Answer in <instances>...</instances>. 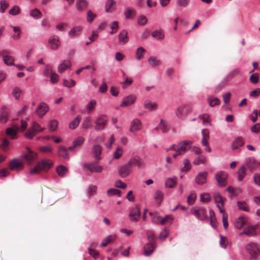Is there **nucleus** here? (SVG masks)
Masks as SVG:
<instances>
[{
    "label": "nucleus",
    "instance_id": "nucleus-31",
    "mask_svg": "<svg viewBox=\"0 0 260 260\" xmlns=\"http://www.w3.org/2000/svg\"><path fill=\"white\" fill-rule=\"evenodd\" d=\"M71 66V62L69 59L63 60L58 67V71L59 73H62Z\"/></svg>",
    "mask_w": 260,
    "mask_h": 260
},
{
    "label": "nucleus",
    "instance_id": "nucleus-63",
    "mask_svg": "<svg viewBox=\"0 0 260 260\" xmlns=\"http://www.w3.org/2000/svg\"><path fill=\"white\" fill-rule=\"evenodd\" d=\"M63 84L66 87L71 88L75 86L76 82L72 79H71L70 81L64 79L63 80Z\"/></svg>",
    "mask_w": 260,
    "mask_h": 260
},
{
    "label": "nucleus",
    "instance_id": "nucleus-13",
    "mask_svg": "<svg viewBox=\"0 0 260 260\" xmlns=\"http://www.w3.org/2000/svg\"><path fill=\"white\" fill-rule=\"evenodd\" d=\"M49 47L52 50H57L60 46L61 43L58 36H51L48 41Z\"/></svg>",
    "mask_w": 260,
    "mask_h": 260
},
{
    "label": "nucleus",
    "instance_id": "nucleus-18",
    "mask_svg": "<svg viewBox=\"0 0 260 260\" xmlns=\"http://www.w3.org/2000/svg\"><path fill=\"white\" fill-rule=\"evenodd\" d=\"M49 110L48 106L45 103H41L38 106L36 113L39 117L42 118Z\"/></svg>",
    "mask_w": 260,
    "mask_h": 260
},
{
    "label": "nucleus",
    "instance_id": "nucleus-23",
    "mask_svg": "<svg viewBox=\"0 0 260 260\" xmlns=\"http://www.w3.org/2000/svg\"><path fill=\"white\" fill-rule=\"evenodd\" d=\"M9 116L8 110L6 106H3L1 110L0 121L5 123L7 121Z\"/></svg>",
    "mask_w": 260,
    "mask_h": 260
},
{
    "label": "nucleus",
    "instance_id": "nucleus-12",
    "mask_svg": "<svg viewBox=\"0 0 260 260\" xmlns=\"http://www.w3.org/2000/svg\"><path fill=\"white\" fill-rule=\"evenodd\" d=\"M202 134L203 136L202 144L203 146L206 147L205 148V151L210 152L211 151V149L210 147L208 142V140L209 139V131L207 129H203L202 131Z\"/></svg>",
    "mask_w": 260,
    "mask_h": 260
},
{
    "label": "nucleus",
    "instance_id": "nucleus-58",
    "mask_svg": "<svg viewBox=\"0 0 260 260\" xmlns=\"http://www.w3.org/2000/svg\"><path fill=\"white\" fill-rule=\"evenodd\" d=\"M196 199V193L193 191L191 192L187 198V203L189 205H192L194 203Z\"/></svg>",
    "mask_w": 260,
    "mask_h": 260
},
{
    "label": "nucleus",
    "instance_id": "nucleus-52",
    "mask_svg": "<svg viewBox=\"0 0 260 260\" xmlns=\"http://www.w3.org/2000/svg\"><path fill=\"white\" fill-rule=\"evenodd\" d=\"M164 198V193L160 190H157L155 193L154 199L158 204H160Z\"/></svg>",
    "mask_w": 260,
    "mask_h": 260
},
{
    "label": "nucleus",
    "instance_id": "nucleus-37",
    "mask_svg": "<svg viewBox=\"0 0 260 260\" xmlns=\"http://www.w3.org/2000/svg\"><path fill=\"white\" fill-rule=\"evenodd\" d=\"M102 151V147L99 145H95L92 148V153L94 155V157L97 159H100V155Z\"/></svg>",
    "mask_w": 260,
    "mask_h": 260
},
{
    "label": "nucleus",
    "instance_id": "nucleus-41",
    "mask_svg": "<svg viewBox=\"0 0 260 260\" xmlns=\"http://www.w3.org/2000/svg\"><path fill=\"white\" fill-rule=\"evenodd\" d=\"M15 34L12 36L13 39L15 40H19L21 38V28L18 26H11Z\"/></svg>",
    "mask_w": 260,
    "mask_h": 260
},
{
    "label": "nucleus",
    "instance_id": "nucleus-21",
    "mask_svg": "<svg viewBox=\"0 0 260 260\" xmlns=\"http://www.w3.org/2000/svg\"><path fill=\"white\" fill-rule=\"evenodd\" d=\"M245 165L250 171H252L256 168L257 162L254 157H249L246 159Z\"/></svg>",
    "mask_w": 260,
    "mask_h": 260
},
{
    "label": "nucleus",
    "instance_id": "nucleus-4",
    "mask_svg": "<svg viewBox=\"0 0 260 260\" xmlns=\"http://www.w3.org/2000/svg\"><path fill=\"white\" fill-rule=\"evenodd\" d=\"M247 251L250 255L251 260H255L259 254L260 250L257 244L253 242L249 243L246 246Z\"/></svg>",
    "mask_w": 260,
    "mask_h": 260
},
{
    "label": "nucleus",
    "instance_id": "nucleus-44",
    "mask_svg": "<svg viewBox=\"0 0 260 260\" xmlns=\"http://www.w3.org/2000/svg\"><path fill=\"white\" fill-rule=\"evenodd\" d=\"M208 101L209 105L212 107L216 105H218L220 103V100L214 96L209 97L208 99Z\"/></svg>",
    "mask_w": 260,
    "mask_h": 260
},
{
    "label": "nucleus",
    "instance_id": "nucleus-16",
    "mask_svg": "<svg viewBox=\"0 0 260 260\" xmlns=\"http://www.w3.org/2000/svg\"><path fill=\"white\" fill-rule=\"evenodd\" d=\"M137 96L135 94H130L128 96L125 97L121 104V107H126L130 106L135 102Z\"/></svg>",
    "mask_w": 260,
    "mask_h": 260
},
{
    "label": "nucleus",
    "instance_id": "nucleus-34",
    "mask_svg": "<svg viewBox=\"0 0 260 260\" xmlns=\"http://www.w3.org/2000/svg\"><path fill=\"white\" fill-rule=\"evenodd\" d=\"M88 6V3L86 0H77L76 8L78 10L82 11L85 10Z\"/></svg>",
    "mask_w": 260,
    "mask_h": 260
},
{
    "label": "nucleus",
    "instance_id": "nucleus-5",
    "mask_svg": "<svg viewBox=\"0 0 260 260\" xmlns=\"http://www.w3.org/2000/svg\"><path fill=\"white\" fill-rule=\"evenodd\" d=\"M190 141H183L178 143L177 145H173L170 148V150L178 151L182 155L186 151L189 150L191 147Z\"/></svg>",
    "mask_w": 260,
    "mask_h": 260
},
{
    "label": "nucleus",
    "instance_id": "nucleus-46",
    "mask_svg": "<svg viewBox=\"0 0 260 260\" xmlns=\"http://www.w3.org/2000/svg\"><path fill=\"white\" fill-rule=\"evenodd\" d=\"M152 36L156 39H163L164 34L162 29L156 30L153 31L151 34Z\"/></svg>",
    "mask_w": 260,
    "mask_h": 260
},
{
    "label": "nucleus",
    "instance_id": "nucleus-9",
    "mask_svg": "<svg viewBox=\"0 0 260 260\" xmlns=\"http://www.w3.org/2000/svg\"><path fill=\"white\" fill-rule=\"evenodd\" d=\"M215 203L216 204L217 207L219 209L220 213L224 212L223 206L224 205V200L218 192H215L213 196Z\"/></svg>",
    "mask_w": 260,
    "mask_h": 260
},
{
    "label": "nucleus",
    "instance_id": "nucleus-28",
    "mask_svg": "<svg viewBox=\"0 0 260 260\" xmlns=\"http://www.w3.org/2000/svg\"><path fill=\"white\" fill-rule=\"evenodd\" d=\"M97 243L94 242H92L90 244L89 247L88 248L89 254L91 255L95 259L98 258L99 255V252L94 249V248L97 246Z\"/></svg>",
    "mask_w": 260,
    "mask_h": 260
},
{
    "label": "nucleus",
    "instance_id": "nucleus-50",
    "mask_svg": "<svg viewBox=\"0 0 260 260\" xmlns=\"http://www.w3.org/2000/svg\"><path fill=\"white\" fill-rule=\"evenodd\" d=\"M37 134V133L31 127L26 132L25 136L27 139H31Z\"/></svg>",
    "mask_w": 260,
    "mask_h": 260
},
{
    "label": "nucleus",
    "instance_id": "nucleus-8",
    "mask_svg": "<svg viewBox=\"0 0 260 260\" xmlns=\"http://www.w3.org/2000/svg\"><path fill=\"white\" fill-rule=\"evenodd\" d=\"M228 176V174L223 171H220L216 173L215 178L218 186L220 187L226 186Z\"/></svg>",
    "mask_w": 260,
    "mask_h": 260
},
{
    "label": "nucleus",
    "instance_id": "nucleus-6",
    "mask_svg": "<svg viewBox=\"0 0 260 260\" xmlns=\"http://www.w3.org/2000/svg\"><path fill=\"white\" fill-rule=\"evenodd\" d=\"M191 214L196 216L200 220L207 219V210L205 208H192L190 211Z\"/></svg>",
    "mask_w": 260,
    "mask_h": 260
},
{
    "label": "nucleus",
    "instance_id": "nucleus-26",
    "mask_svg": "<svg viewBox=\"0 0 260 260\" xmlns=\"http://www.w3.org/2000/svg\"><path fill=\"white\" fill-rule=\"evenodd\" d=\"M84 138L82 137H79L76 138L73 142V145L68 148L69 150L74 151L75 149L80 147L84 142Z\"/></svg>",
    "mask_w": 260,
    "mask_h": 260
},
{
    "label": "nucleus",
    "instance_id": "nucleus-36",
    "mask_svg": "<svg viewBox=\"0 0 260 260\" xmlns=\"http://www.w3.org/2000/svg\"><path fill=\"white\" fill-rule=\"evenodd\" d=\"M148 63L153 67H157L161 64V61L155 56H150L148 59Z\"/></svg>",
    "mask_w": 260,
    "mask_h": 260
},
{
    "label": "nucleus",
    "instance_id": "nucleus-39",
    "mask_svg": "<svg viewBox=\"0 0 260 260\" xmlns=\"http://www.w3.org/2000/svg\"><path fill=\"white\" fill-rule=\"evenodd\" d=\"M247 222V218L244 217H240L236 222L235 226L237 229H241Z\"/></svg>",
    "mask_w": 260,
    "mask_h": 260
},
{
    "label": "nucleus",
    "instance_id": "nucleus-64",
    "mask_svg": "<svg viewBox=\"0 0 260 260\" xmlns=\"http://www.w3.org/2000/svg\"><path fill=\"white\" fill-rule=\"evenodd\" d=\"M123 153L122 148L121 147H118L113 154V157L115 159H118L122 155Z\"/></svg>",
    "mask_w": 260,
    "mask_h": 260
},
{
    "label": "nucleus",
    "instance_id": "nucleus-48",
    "mask_svg": "<svg viewBox=\"0 0 260 260\" xmlns=\"http://www.w3.org/2000/svg\"><path fill=\"white\" fill-rule=\"evenodd\" d=\"M82 29V27L80 26H76L73 28L69 32V35L71 37L76 36L78 33L80 32Z\"/></svg>",
    "mask_w": 260,
    "mask_h": 260
},
{
    "label": "nucleus",
    "instance_id": "nucleus-22",
    "mask_svg": "<svg viewBox=\"0 0 260 260\" xmlns=\"http://www.w3.org/2000/svg\"><path fill=\"white\" fill-rule=\"evenodd\" d=\"M257 225L253 226L250 225L245 228L244 229L243 232L241 233L240 235H241L243 234H245L249 236H253L257 234Z\"/></svg>",
    "mask_w": 260,
    "mask_h": 260
},
{
    "label": "nucleus",
    "instance_id": "nucleus-49",
    "mask_svg": "<svg viewBox=\"0 0 260 260\" xmlns=\"http://www.w3.org/2000/svg\"><path fill=\"white\" fill-rule=\"evenodd\" d=\"M246 169L245 166H242L238 171V180L242 181L246 175Z\"/></svg>",
    "mask_w": 260,
    "mask_h": 260
},
{
    "label": "nucleus",
    "instance_id": "nucleus-1",
    "mask_svg": "<svg viewBox=\"0 0 260 260\" xmlns=\"http://www.w3.org/2000/svg\"><path fill=\"white\" fill-rule=\"evenodd\" d=\"M27 122L24 120L18 121L13 123L12 126L6 129V133L10 136L12 139H15L18 132H23L27 127Z\"/></svg>",
    "mask_w": 260,
    "mask_h": 260
},
{
    "label": "nucleus",
    "instance_id": "nucleus-32",
    "mask_svg": "<svg viewBox=\"0 0 260 260\" xmlns=\"http://www.w3.org/2000/svg\"><path fill=\"white\" fill-rule=\"evenodd\" d=\"M244 144L243 138L241 137H238L233 141L232 148L233 150L238 149L239 147L242 146Z\"/></svg>",
    "mask_w": 260,
    "mask_h": 260
},
{
    "label": "nucleus",
    "instance_id": "nucleus-60",
    "mask_svg": "<svg viewBox=\"0 0 260 260\" xmlns=\"http://www.w3.org/2000/svg\"><path fill=\"white\" fill-rule=\"evenodd\" d=\"M211 200V196L208 193H204L201 195V201L203 202H209Z\"/></svg>",
    "mask_w": 260,
    "mask_h": 260
},
{
    "label": "nucleus",
    "instance_id": "nucleus-55",
    "mask_svg": "<svg viewBox=\"0 0 260 260\" xmlns=\"http://www.w3.org/2000/svg\"><path fill=\"white\" fill-rule=\"evenodd\" d=\"M91 118L89 117H87L85 118V119L84 120V121H83L82 125V127L84 129H88V128H89L91 126Z\"/></svg>",
    "mask_w": 260,
    "mask_h": 260
},
{
    "label": "nucleus",
    "instance_id": "nucleus-57",
    "mask_svg": "<svg viewBox=\"0 0 260 260\" xmlns=\"http://www.w3.org/2000/svg\"><path fill=\"white\" fill-rule=\"evenodd\" d=\"M96 102L94 100L91 101L86 106V110L88 113L91 112L94 109Z\"/></svg>",
    "mask_w": 260,
    "mask_h": 260
},
{
    "label": "nucleus",
    "instance_id": "nucleus-54",
    "mask_svg": "<svg viewBox=\"0 0 260 260\" xmlns=\"http://www.w3.org/2000/svg\"><path fill=\"white\" fill-rule=\"evenodd\" d=\"M173 220V218L171 215H166L165 218H162L160 221V224L164 225L167 223L171 224Z\"/></svg>",
    "mask_w": 260,
    "mask_h": 260
},
{
    "label": "nucleus",
    "instance_id": "nucleus-43",
    "mask_svg": "<svg viewBox=\"0 0 260 260\" xmlns=\"http://www.w3.org/2000/svg\"><path fill=\"white\" fill-rule=\"evenodd\" d=\"M177 178L174 177L173 178H168L167 180L166 181V187H168L169 188H173L175 186V185L177 184Z\"/></svg>",
    "mask_w": 260,
    "mask_h": 260
},
{
    "label": "nucleus",
    "instance_id": "nucleus-14",
    "mask_svg": "<svg viewBox=\"0 0 260 260\" xmlns=\"http://www.w3.org/2000/svg\"><path fill=\"white\" fill-rule=\"evenodd\" d=\"M23 168L22 162L18 159H13L9 164V168L11 171H18L21 170Z\"/></svg>",
    "mask_w": 260,
    "mask_h": 260
},
{
    "label": "nucleus",
    "instance_id": "nucleus-2",
    "mask_svg": "<svg viewBox=\"0 0 260 260\" xmlns=\"http://www.w3.org/2000/svg\"><path fill=\"white\" fill-rule=\"evenodd\" d=\"M53 165V162L49 159H43L39 162L36 166L32 168L30 173L31 174H38L41 171H47L50 169Z\"/></svg>",
    "mask_w": 260,
    "mask_h": 260
},
{
    "label": "nucleus",
    "instance_id": "nucleus-38",
    "mask_svg": "<svg viewBox=\"0 0 260 260\" xmlns=\"http://www.w3.org/2000/svg\"><path fill=\"white\" fill-rule=\"evenodd\" d=\"M115 235H111L104 238L101 244L102 247L106 246L109 243H112L116 239Z\"/></svg>",
    "mask_w": 260,
    "mask_h": 260
},
{
    "label": "nucleus",
    "instance_id": "nucleus-62",
    "mask_svg": "<svg viewBox=\"0 0 260 260\" xmlns=\"http://www.w3.org/2000/svg\"><path fill=\"white\" fill-rule=\"evenodd\" d=\"M87 15V20L89 23L92 22L96 16V14L92 13V12L90 10H88Z\"/></svg>",
    "mask_w": 260,
    "mask_h": 260
},
{
    "label": "nucleus",
    "instance_id": "nucleus-53",
    "mask_svg": "<svg viewBox=\"0 0 260 260\" xmlns=\"http://www.w3.org/2000/svg\"><path fill=\"white\" fill-rule=\"evenodd\" d=\"M206 161V157L204 155H200L198 157L194 160L193 163L195 165H199L201 164H204Z\"/></svg>",
    "mask_w": 260,
    "mask_h": 260
},
{
    "label": "nucleus",
    "instance_id": "nucleus-35",
    "mask_svg": "<svg viewBox=\"0 0 260 260\" xmlns=\"http://www.w3.org/2000/svg\"><path fill=\"white\" fill-rule=\"evenodd\" d=\"M116 2L114 0H108L105 5V10L107 12H112L115 9Z\"/></svg>",
    "mask_w": 260,
    "mask_h": 260
},
{
    "label": "nucleus",
    "instance_id": "nucleus-45",
    "mask_svg": "<svg viewBox=\"0 0 260 260\" xmlns=\"http://www.w3.org/2000/svg\"><path fill=\"white\" fill-rule=\"evenodd\" d=\"M156 128L160 129L162 133H167L169 129L167 123L163 119L160 120L159 125Z\"/></svg>",
    "mask_w": 260,
    "mask_h": 260
},
{
    "label": "nucleus",
    "instance_id": "nucleus-42",
    "mask_svg": "<svg viewBox=\"0 0 260 260\" xmlns=\"http://www.w3.org/2000/svg\"><path fill=\"white\" fill-rule=\"evenodd\" d=\"M146 52V50L142 47L138 48L136 51V58L137 60H140L143 58L144 55Z\"/></svg>",
    "mask_w": 260,
    "mask_h": 260
},
{
    "label": "nucleus",
    "instance_id": "nucleus-7",
    "mask_svg": "<svg viewBox=\"0 0 260 260\" xmlns=\"http://www.w3.org/2000/svg\"><path fill=\"white\" fill-rule=\"evenodd\" d=\"M108 118L105 115H102L99 117L95 122L94 129L96 131L103 130L107 125Z\"/></svg>",
    "mask_w": 260,
    "mask_h": 260
},
{
    "label": "nucleus",
    "instance_id": "nucleus-47",
    "mask_svg": "<svg viewBox=\"0 0 260 260\" xmlns=\"http://www.w3.org/2000/svg\"><path fill=\"white\" fill-rule=\"evenodd\" d=\"M67 168L62 165L59 166L56 168L57 173L60 177L63 176L67 173Z\"/></svg>",
    "mask_w": 260,
    "mask_h": 260
},
{
    "label": "nucleus",
    "instance_id": "nucleus-61",
    "mask_svg": "<svg viewBox=\"0 0 260 260\" xmlns=\"http://www.w3.org/2000/svg\"><path fill=\"white\" fill-rule=\"evenodd\" d=\"M184 166L181 169L182 172H187L191 169V165L188 159H185L184 160Z\"/></svg>",
    "mask_w": 260,
    "mask_h": 260
},
{
    "label": "nucleus",
    "instance_id": "nucleus-27",
    "mask_svg": "<svg viewBox=\"0 0 260 260\" xmlns=\"http://www.w3.org/2000/svg\"><path fill=\"white\" fill-rule=\"evenodd\" d=\"M128 41L127 32L125 30H122L118 35V42L120 44L124 45Z\"/></svg>",
    "mask_w": 260,
    "mask_h": 260
},
{
    "label": "nucleus",
    "instance_id": "nucleus-15",
    "mask_svg": "<svg viewBox=\"0 0 260 260\" xmlns=\"http://www.w3.org/2000/svg\"><path fill=\"white\" fill-rule=\"evenodd\" d=\"M84 166L88 171L92 173H100L103 170V167L99 166L96 162L85 164Z\"/></svg>",
    "mask_w": 260,
    "mask_h": 260
},
{
    "label": "nucleus",
    "instance_id": "nucleus-33",
    "mask_svg": "<svg viewBox=\"0 0 260 260\" xmlns=\"http://www.w3.org/2000/svg\"><path fill=\"white\" fill-rule=\"evenodd\" d=\"M154 248L153 243L148 242L144 247L145 255L149 256L153 252Z\"/></svg>",
    "mask_w": 260,
    "mask_h": 260
},
{
    "label": "nucleus",
    "instance_id": "nucleus-29",
    "mask_svg": "<svg viewBox=\"0 0 260 260\" xmlns=\"http://www.w3.org/2000/svg\"><path fill=\"white\" fill-rule=\"evenodd\" d=\"M68 149H67L63 146H60L58 147V154L59 156L62 157L64 159L69 160L70 158V155L68 152Z\"/></svg>",
    "mask_w": 260,
    "mask_h": 260
},
{
    "label": "nucleus",
    "instance_id": "nucleus-30",
    "mask_svg": "<svg viewBox=\"0 0 260 260\" xmlns=\"http://www.w3.org/2000/svg\"><path fill=\"white\" fill-rule=\"evenodd\" d=\"M144 106L145 109L150 111H155L157 109L158 105L150 100H146L144 103Z\"/></svg>",
    "mask_w": 260,
    "mask_h": 260
},
{
    "label": "nucleus",
    "instance_id": "nucleus-11",
    "mask_svg": "<svg viewBox=\"0 0 260 260\" xmlns=\"http://www.w3.org/2000/svg\"><path fill=\"white\" fill-rule=\"evenodd\" d=\"M129 218L130 220L133 222H137L140 219V209L138 206H136L131 209Z\"/></svg>",
    "mask_w": 260,
    "mask_h": 260
},
{
    "label": "nucleus",
    "instance_id": "nucleus-59",
    "mask_svg": "<svg viewBox=\"0 0 260 260\" xmlns=\"http://www.w3.org/2000/svg\"><path fill=\"white\" fill-rule=\"evenodd\" d=\"M0 12L1 13H4L6 9H7L9 6V3L6 0H2L0 2Z\"/></svg>",
    "mask_w": 260,
    "mask_h": 260
},
{
    "label": "nucleus",
    "instance_id": "nucleus-25",
    "mask_svg": "<svg viewBox=\"0 0 260 260\" xmlns=\"http://www.w3.org/2000/svg\"><path fill=\"white\" fill-rule=\"evenodd\" d=\"M131 168L128 163L121 167L119 171L120 176L123 178L127 177L131 172Z\"/></svg>",
    "mask_w": 260,
    "mask_h": 260
},
{
    "label": "nucleus",
    "instance_id": "nucleus-19",
    "mask_svg": "<svg viewBox=\"0 0 260 260\" xmlns=\"http://www.w3.org/2000/svg\"><path fill=\"white\" fill-rule=\"evenodd\" d=\"M141 128L142 124L140 120L137 118L134 119L131 122L129 131L135 133Z\"/></svg>",
    "mask_w": 260,
    "mask_h": 260
},
{
    "label": "nucleus",
    "instance_id": "nucleus-10",
    "mask_svg": "<svg viewBox=\"0 0 260 260\" xmlns=\"http://www.w3.org/2000/svg\"><path fill=\"white\" fill-rule=\"evenodd\" d=\"M9 51L3 49L0 51V56H2L4 63L7 66L14 65V58L13 56L8 55Z\"/></svg>",
    "mask_w": 260,
    "mask_h": 260
},
{
    "label": "nucleus",
    "instance_id": "nucleus-56",
    "mask_svg": "<svg viewBox=\"0 0 260 260\" xmlns=\"http://www.w3.org/2000/svg\"><path fill=\"white\" fill-rule=\"evenodd\" d=\"M58 126V122L56 120H52L50 121L49 123L48 127L50 131H54L56 129Z\"/></svg>",
    "mask_w": 260,
    "mask_h": 260
},
{
    "label": "nucleus",
    "instance_id": "nucleus-3",
    "mask_svg": "<svg viewBox=\"0 0 260 260\" xmlns=\"http://www.w3.org/2000/svg\"><path fill=\"white\" fill-rule=\"evenodd\" d=\"M191 107L188 104L180 105L175 111L176 116L180 119H184L191 112Z\"/></svg>",
    "mask_w": 260,
    "mask_h": 260
},
{
    "label": "nucleus",
    "instance_id": "nucleus-24",
    "mask_svg": "<svg viewBox=\"0 0 260 260\" xmlns=\"http://www.w3.org/2000/svg\"><path fill=\"white\" fill-rule=\"evenodd\" d=\"M207 174L208 173L207 172L199 173L195 179L196 183L199 185L205 184L207 181Z\"/></svg>",
    "mask_w": 260,
    "mask_h": 260
},
{
    "label": "nucleus",
    "instance_id": "nucleus-40",
    "mask_svg": "<svg viewBox=\"0 0 260 260\" xmlns=\"http://www.w3.org/2000/svg\"><path fill=\"white\" fill-rule=\"evenodd\" d=\"M81 118L78 115L73 121H72L69 125L70 128L74 129L76 128L79 124Z\"/></svg>",
    "mask_w": 260,
    "mask_h": 260
},
{
    "label": "nucleus",
    "instance_id": "nucleus-17",
    "mask_svg": "<svg viewBox=\"0 0 260 260\" xmlns=\"http://www.w3.org/2000/svg\"><path fill=\"white\" fill-rule=\"evenodd\" d=\"M27 153L25 155L24 158L28 165H31L37 159V154L27 148Z\"/></svg>",
    "mask_w": 260,
    "mask_h": 260
},
{
    "label": "nucleus",
    "instance_id": "nucleus-51",
    "mask_svg": "<svg viewBox=\"0 0 260 260\" xmlns=\"http://www.w3.org/2000/svg\"><path fill=\"white\" fill-rule=\"evenodd\" d=\"M30 15L31 17L36 18V19H39L42 17V14L40 12L39 10L38 9H35L32 10H31L30 11Z\"/></svg>",
    "mask_w": 260,
    "mask_h": 260
},
{
    "label": "nucleus",
    "instance_id": "nucleus-20",
    "mask_svg": "<svg viewBox=\"0 0 260 260\" xmlns=\"http://www.w3.org/2000/svg\"><path fill=\"white\" fill-rule=\"evenodd\" d=\"M128 165L132 168L134 166L140 168L144 165L142 159L138 156H135L132 158L128 162Z\"/></svg>",
    "mask_w": 260,
    "mask_h": 260
}]
</instances>
